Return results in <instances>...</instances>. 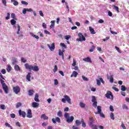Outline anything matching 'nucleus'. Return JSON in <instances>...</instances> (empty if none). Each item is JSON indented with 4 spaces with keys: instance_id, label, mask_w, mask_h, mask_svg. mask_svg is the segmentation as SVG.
<instances>
[{
    "instance_id": "12",
    "label": "nucleus",
    "mask_w": 129,
    "mask_h": 129,
    "mask_svg": "<svg viewBox=\"0 0 129 129\" xmlns=\"http://www.w3.org/2000/svg\"><path fill=\"white\" fill-rule=\"evenodd\" d=\"M47 47H48L50 51H54L55 50V43H52L51 46H50V44H48Z\"/></svg>"
},
{
    "instance_id": "30",
    "label": "nucleus",
    "mask_w": 129,
    "mask_h": 129,
    "mask_svg": "<svg viewBox=\"0 0 129 129\" xmlns=\"http://www.w3.org/2000/svg\"><path fill=\"white\" fill-rule=\"evenodd\" d=\"M10 23L12 26H15V24H16L17 23V21H16V20H15L14 19H12L10 21Z\"/></svg>"
},
{
    "instance_id": "16",
    "label": "nucleus",
    "mask_w": 129,
    "mask_h": 129,
    "mask_svg": "<svg viewBox=\"0 0 129 129\" xmlns=\"http://www.w3.org/2000/svg\"><path fill=\"white\" fill-rule=\"evenodd\" d=\"M78 75V73L76 72V71H74L73 72L72 74L71 75V77H77V76Z\"/></svg>"
},
{
    "instance_id": "21",
    "label": "nucleus",
    "mask_w": 129,
    "mask_h": 129,
    "mask_svg": "<svg viewBox=\"0 0 129 129\" xmlns=\"http://www.w3.org/2000/svg\"><path fill=\"white\" fill-rule=\"evenodd\" d=\"M97 112H95V114H98V113H100V112H101V106H98L97 107Z\"/></svg>"
},
{
    "instance_id": "7",
    "label": "nucleus",
    "mask_w": 129,
    "mask_h": 129,
    "mask_svg": "<svg viewBox=\"0 0 129 129\" xmlns=\"http://www.w3.org/2000/svg\"><path fill=\"white\" fill-rule=\"evenodd\" d=\"M105 96L109 99H113V95H112V93L109 91H107V93L105 94Z\"/></svg>"
},
{
    "instance_id": "1",
    "label": "nucleus",
    "mask_w": 129,
    "mask_h": 129,
    "mask_svg": "<svg viewBox=\"0 0 129 129\" xmlns=\"http://www.w3.org/2000/svg\"><path fill=\"white\" fill-rule=\"evenodd\" d=\"M24 66L26 70H29V71H32L33 70L35 72H38L39 71V67L37 66H32L28 63H25Z\"/></svg>"
},
{
    "instance_id": "44",
    "label": "nucleus",
    "mask_w": 129,
    "mask_h": 129,
    "mask_svg": "<svg viewBox=\"0 0 129 129\" xmlns=\"http://www.w3.org/2000/svg\"><path fill=\"white\" fill-rule=\"evenodd\" d=\"M31 36L32 37H33L34 38H35V39H37V40L39 39V37L37 35H36L32 33Z\"/></svg>"
},
{
    "instance_id": "19",
    "label": "nucleus",
    "mask_w": 129,
    "mask_h": 129,
    "mask_svg": "<svg viewBox=\"0 0 129 129\" xmlns=\"http://www.w3.org/2000/svg\"><path fill=\"white\" fill-rule=\"evenodd\" d=\"M89 29L91 34H92V35H94V34H96V32H95V31L92 27L90 26L89 27Z\"/></svg>"
},
{
    "instance_id": "56",
    "label": "nucleus",
    "mask_w": 129,
    "mask_h": 129,
    "mask_svg": "<svg viewBox=\"0 0 129 129\" xmlns=\"http://www.w3.org/2000/svg\"><path fill=\"white\" fill-rule=\"evenodd\" d=\"M21 4H22V5H25V6H27L28 5V3L26 1H22L21 2Z\"/></svg>"
},
{
    "instance_id": "61",
    "label": "nucleus",
    "mask_w": 129,
    "mask_h": 129,
    "mask_svg": "<svg viewBox=\"0 0 129 129\" xmlns=\"http://www.w3.org/2000/svg\"><path fill=\"white\" fill-rule=\"evenodd\" d=\"M97 85H98L99 86H100V85L101 84V83H100V80H97Z\"/></svg>"
},
{
    "instance_id": "11",
    "label": "nucleus",
    "mask_w": 129,
    "mask_h": 129,
    "mask_svg": "<svg viewBox=\"0 0 129 129\" xmlns=\"http://www.w3.org/2000/svg\"><path fill=\"white\" fill-rule=\"evenodd\" d=\"M52 121L53 123H56V122L60 123V122H61V119L59 118V117H56L55 118H52Z\"/></svg>"
},
{
    "instance_id": "34",
    "label": "nucleus",
    "mask_w": 129,
    "mask_h": 129,
    "mask_svg": "<svg viewBox=\"0 0 129 129\" xmlns=\"http://www.w3.org/2000/svg\"><path fill=\"white\" fill-rule=\"evenodd\" d=\"M110 117L111 119L114 120V114H113V113L111 112V113L110 114Z\"/></svg>"
},
{
    "instance_id": "40",
    "label": "nucleus",
    "mask_w": 129,
    "mask_h": 129,
    "mask_svg": "<svg viewBox=\"0 0 129 129\" xmlns=\"http://www.w3.org/2000/svg\"><path fill=\"white\" fill-rule=\"evenodd\" d=\"M95 49V46L94 45L92 46V48L90 49L89 52H93Z\"/></svg>"
},
{
    "instance_id": "31",
    "label": "nucleus",
    "mask_w": 129,
    "mask_h": 129,
    "mask_svg": "<svg viewBox=\"0 0 129 129\" xmlns=\"http://www.w3.org/2000/svg\"><path fill=\"white\" fill-rule=\"evenodd\" d=\"M12 3L14 2L13 5L14 6H18L19 5V2L15 0H11Z\"/></svg>"
},
{
    "instance_id": "58",
    "label": "nucleus",
    "mask_w": 129,
    "mask_h": 129,
    "mask_svg": "<svg viewBox=\"0 0 129 129\" xmlns=\"http://www.w3.org/2000/svg\"><path fill=\"white\" fill-rule=\"evenodd\" d=\"M11 18H12V19H16V14L12 13L11 14Z\"/></svg>"
},
{
    "instance_id": "9",
    "label": "nucleus",
    "mask_w": 129,
    "mask_h": 129,
    "mask_svg": "<svg viewBox=\"0 0 129 129\" xmlns=\"http://www.w3.org/2000/svg\"><path fill=\"white\" fill-rule=\"evenodd\" d=\"M92 102H93V106H94L95 108H96V107H97V101H96V98H95L94 96H92Z\"/></svg>"
},
{
    "instance_id": "48",
    "label": "nucleus",
    "mask_w": 129,
    "mask_h": 129,
    "mask_svg": "<svg viewBox=\"0 0 129 129\" xmlns=\"http://www.w3.org/2000/svg\"><path fill=\"white\" fill-rule=\"evenodd\" d=\"M57 70H58V67H57V66H54V68L53 69V72L55 73V72H57Z\"/></svg>"
},
{
    "instance_id": "18",
    "label": "nucleus",
    "mask_w": 129,
    "mask_h": 129,
    "mask_svg": "<svg viewBox=\"0 0 129 129\" xmlns=\"http://www.w3.org/2000/svg\"><path fill=\"white\" fill-rule=\"evenodd\" d=\"M58 55L59 56H61L62 60H64V53L62 52L61 49L58 50Z\"/></svg>"
},
{
    "instance_id": "64",
    "label": "nucleus",
    "mask_w": 129,
    "mask_h": 129,
    "mask_svg": "<svg viewBox=\"0 0 129 129\" xmlns=\"http://www.w3.org/2000/svg\"><path fill=\"white\" fill-rule=\"evenodd\" d=\"M110 111H114V109H113V106H112V105L110 106Z\"/></svg>"
},
{
    "instance_id": "53",
    "label": "nucleus",
    "mask_w": 129,
    "mask_h": 129,
    "mask_svg": "<svg viewBox=\"0 0 129 129\" xmlns=\"http://www.w3.org/2000/svg\"><path fill=\"white\" fill-rule=\"evenodd\" d=\"M11 16V14H10V13H8L7 14V17H6V20H10V16Z\"/></svg>"
},
{
    "instance_id": "23",
    "label": "nucleus",
    "mask_w": 129,
    "mask_h": 129,
    "mask_svg": "<svg viewBox=\"0 0 129 129\" xmlns=\"http://www.w3.org/2000/svg\"><path fill=\"white\" fill-rule=\"evenodd\" d=\"M14 69L15 71H21V68H20V66L18 64L15 66Z\"/></svg>"
},
{
    "instance_id": "60",
    "label": "nucleus",
    "mask_w": 129,
    "mask_h": 129,
    "mask_svg": "<svg viewBox=\"0 0 129 129\" xmlns=\"http://www.w3.org/2000/svg\"><path fill=\"white\" fill-rule=\"evenodd\" d=\"M5 125L6 126H8V127H12V126H11V124H10L8 122L5 123Z\"/></svg>"
},
{
    "instance_id": "8",
    "label": "nucleus",
    "mask_w": 129,
    "mask_h": 129,
    "mask_svg": "<svg viewBox=\"0 0 129 129\" xmlns=\"http://www.w3.org/2000/svg\"><path fill=\"white\" fill-rule=\"evenodd\" d=\"M13 91L16 94H18L19 92H21V88L19 86L13 87Z\"/></svg>"
},
{
    "instance_id": "59",
    "label": "nucleus",
    "mask_w": 129,
    "mask_h": 129,
    "mask_svg": "<svg viewBox=\"0 0 129 129\" xmlns=\"http://www.w3.org/2000/svg\"><path fill=\"white\" fill-rule=\"evenodd\" d=\"M42 27L44 28V29H47V25H46V23H43L42 24Z\"/></svg>"
},
{
    "instance_id": "17",
    "label": "nucleus",
    "mask_w": 129,
    "mask_h": 129,
    "mask_svg": "<svg viewBox=\"0 0 129 129\" xmlns=\"http://www.w3.org/2000/svg\"><path fill=\"white\" fill-rule=\"evenodd\" d=\"M41 118L46 120H48V119H49V117L47 115H46V114H42L41 115Z\"/></svg>"
},
{
    "instance_id": "36",
    "label": "nucleus",
    "mask_w": 129,
    "mask_h": 129,
    "mask_svg": "<svg viewBox=\"0 0 129 129\" xmlns=\"http://www.w3.org/2000/svg\"><path fill=\"white\" fill-rule=\"evenodd\" d=\"M60 46H61V47H62V48H64L65 49L67 48V46H66V45L64 43H60Z\"/></svg>"
},
{
    "instance_id": "20",
    "label": "nucleus",
    "mask_w": 129,
    "mask_h": 129,
    "mask_svg": "<svg viewBox=\"0 0 129 129\" xmlns=\"http://www.w3.org/2000/svg\"><path fill=\"white\" fill-rule=\"evenodd\" d=\"M83 61H85V62H90L91 63V58L89 57H87L86 58H84L83 59Z\"/></svg>"
},
{
    "instance_id": "51",
    "label": "nucleus",
    "mask_w": 129,
    "mask_h": 129,
    "mask_svg": "<svg viewBox=\"0 0 129 129\" xmlns=\"http://www.w3.org/2000/svg\"><path fill=\"white\" fill-rule=\"evenodd\" d=\"M1 73H2V74H6L7 73V71H6V69H2L1 70Z\"/></svg>"
},
{
    "instance_id": "4",
    "label": "nucleus",
    "mask_w": 129,
    "mask_h": 129,
    "mask_svg": "<svg viewBox=\"0 0 129 129\" xmlns=\"http://www.w3.org/2000/svg\"><path fill=\"white\" fill-rule=\"evenodd\" d=\"M64 98L61 99L62 102L63 103H66L67 101L69 104H72V103H71V99L70 98V97H69L68 95H66L64 96Z\"/></svg>"
},
{
    "instance_id": "13",
    "label": "nucleus",
    "mask_w": 129,
    "mask_h": 129,
    "mask_svg": "<svg viewBox=\"0 0 129 129\" xmlns=\"http://www.w3.org/2000/svg\"><path fill=\"white\" fill-rule=\"evenodd\" d=\"M27 117H28V118H32L33 117V115H32V110H28Z\"/></svg>"
},
{
    "instance_id": "52",
    "label": "nucleus",
    "mask_w": 129,
    "mask_h": 129,
    "mask_svg": "<svg viewBox=\"0 0 129 129\" xmlns=\"http://www.w3.org/2000/svg\"><path fill=\"white\" fill-rule=\"evenodd\" d=\"M2 3L3 4V5L6 7L7 6V1L6 0H2Z\"/></svg>"
},
{
    "instance_id": "2",
    "label": "nucleus",
    "mask_w": 129,
    "mask_h": 129,
    "mask_svg": "<svg viewBox=\"0 0 129 129\" xmlns=\"http://www.w3.org/2000/svg\"><path fill=\"white\" fill-rule=\"evenodd\" d=\"M0 82L2 85L3 89L5 92V93L6 94H8L9 93V87L7 86V84L5 83V81L2 79V78H0Z\"/></svg>"
},
{
    "instance_id": "42",
    "label": "nucleus",
    "mask_w": 129,
    "mask_h": 129,
    "mask_svg": "<svg viewBox=\"0 0 129 129\" xmlns=\"http://www.w3.org/2000/svg\"><path fill=\"white\" fill-rule=\"evenodd\" d=\"M92 129H98L97 128V125L94 124L91 126Z\"/></svg>"
},
{
    "instance_id": "57",
    "label": "nucleus",
    "mask_w": 129,
    "mask_h": 129,
    "mask_svg": "<svg viewBox=\"0 0 129 129\" xmlns=\"http://www.w3.org/2000/svg\"><path fill=\"white\" fill-rule=\"evenodd\" d=\"M10 116L12 118H15V117H16V114L12 113L11 114Z\"/></svg>"
},
{
    "instance_id": "15",
    "label": "nucleus",
    "mask_w": 129,
    "mask_h": 129,
    "mask_svg": "<svg viewBox=\"0 0 129 129\" xmlns=\"http://www.w3.org/2000/svg\"><path fill=\"white\" fill-rule=\"evenodd\" d=\"M32 107H34V108H38L39 107V103L33 102L32 103Z\"/></svg>"
},
{
    "instance_id": "32",
    "label": "nucleus",
    "mask_w": 129,
    "mask_h": 129,
    "mask_svg": "<svg viewBox=\"0 0 129 129\" xmlns=\"http://www.w3.org/2000/svg\"><path fill=\"white\" fill-rule=\"evenodd\" d=\"M57 116H59V117H62L63 116V114H62V112L61 111H58L57 112Z\"/></svg>"
},
{
    "instance_id": "3",
    "label": "nucleus",
    "mask_w": 129,
    "mask_h": 129,
    "mask_svg": "<svg viewBox=\"0 0 129 129\" xmlns=\"http://www.w3.org/2000/svg\"><path fill=\"white\" fill-rule=\"evenodd\" d=\"M64 116L67 119V122H68V123L73 122V120H74V116H71V117H69V113L67 112L64 113Z\"/></svg>"
},
{
    "instance_id": "38",
    "label": "nucleus",
    "mask_w": 129,
    "mask_h": 129,
    "mask_svg": "<svg viewBox=\"0 0 129 129\" xmlns=\"http://www.w3.org/2000/svg\"><path fill=\"white\" fill-rule=\"evenodd\" d=\"M73 63L72 64V66H73L74 67L76 66V60H75V59L73 58Z\"/></svg>"
},
{
    "instance_id": "47",
    "label": "nucleus",
    "mask_w": 129,
    "mask_h": 129,
    "mask_svg": "<svg viewBox=\"0 0 129 129\" xmlns=\"http://www.w3.org/2000/svg\"><path fill=\"white\" fill-rule=\"evenodd\" d=\"M115 48L117 52H118V53H121V51H120L119 47H118L117 46H115Z\"/></svg>"
},
{
    "instance_id": "28",
    "label": "nucleus",
    "mask_w": 129,
    "mask_h": 129,
    "mask_svg": "<svg viewBox=\"0 0 129 129\" xmlns=\"http://www.w3.org/2000/svg\"><path fill=\"white\" fill-rule=\"evenodd\" d=\"M81 122H82V126L83 127H86V123L84 122V120L83 119H81Z\"/></svg>"
},
{
    "instance_id": "43",
    "label": "nucleus",
    "mask_w": 129,
    "mask_h": 129,
    "mask_svg": "<svg viewBox=\"0 0 129 129\" xmlns=\"http://www.w3.org/2000/svg\"><path fill=\"white\" fill-rule=\"evenodd\" d=\"M17 63V58H13L12 59V64H16Z\"/></svg>"
},
{
    "instance_id": "27",
    "label": "nucleus",
    "mask_w": 129,
    "mask_h": 129,
    "mask_svg": "<svg viewBox=\"0 0 129 129\" xmlns=\"http://www.w3.org/2000/svg\"><path fill=\"white\" fill-rule=\"evenodd\" d=\"M112 7H113V9L116 11L117 13H119V8L118 7L116 6L115 5H112Z\"/></svg>"
},
{
    "instance_id": "50",
    "label": "nucleus",
    "mask_w": 129,
    "mask_h": 129,
    "mask_svg": "<svg viewBox=\"0 0 129 129\" xmlns=\"http://www.w3.org/2000/svg\"><path fill=\"white\" fill-rule=\"evenodd\" d=\"M64 38H65L66 40H69L70 39V38H71V36L66 35L64 36Z\"/></svg>"
},
{
    "instance_id": "29",
    "label": "nucleus",
    "mask_w": 129,
    "mask_h": 129,
    "mask_svg": "<svg viewBox=\"0 0 129 129\" xmlns=\"http://www.w3.org/2000/svg\"><path fill=\"white\" fill-rule=\"evenodd\" d=\"M54 26H55V21H51V25L50 26V29H52V28H54Z\"/></svg>"
},
{
    "instance_id": "33",
    "label": "nucleus",
    "mask_w": 129,
    "mask_h": 129,
    "mask_svg": "<svg viewBox=\"0 0 129 129\" xmlns=\"http://www.w3.org/2000/svg\"><path fill=\"white\" fill-rule=\"evenodd\" d=\"M76 124L77 126H79V125H80V124H81V122H80V121L79 120H76Z\"/></svg>"
},
{
    "instance_id": "62",
    "label": "nucleus",
    "mask_w": 129,
    "mask_h": 129,
    "mask_svg": "<svg viewBox=\"0 0 129 129\" xmlns=\"http://www.w3.org/2000/svg\"><path fill=\"white\" fill-rule=\"evenodd\" d=\"M107 40H109V37H106L105 38L103 39V41L105 42V41H107Z\"/></svg>"
},
{
    "instance_id": "41",
    "label": "nucleus",
    "mask_w": 129,
    "mask_h": 129,
    "mask_svg": "<svg viewBox=\"0 0 129 129\" xmlns=\"http://www.w3.org/2000/svg\"><path fill=\"white\" fill-rule=\"evenodd\" d=\"M122 108H123V109H126V110L128 109L127 106H126V105L125 104H123L122 105Z\"/></svg>"
},
{
    "instance_id": "45",
    "label": "nucleus",
    "mask_w": 129,
    "mask_h": 129,
    "mask_svg": "<svg viewBox=\"0 0 129 129\" xmlns=\"http://www.w3.org/2000/svg\"><path fill=\"white\" fill-rule=\"evenodd\" d=\"M0 107L1 109H3V110H5V109H6V105H5L1 104Z\"/></svg>"
},
{
    "instance_id": "5",
    "label": "nucleus",
    "mask_w": 129,
    "mask_h": 129,
    "mask_svg": "<svg viewBox=\"0 0 129 129\" xmlns=\"http://www.w3.org/2000/svg\"><path fill=\"white\" fill-rule=\"evenodd\" d=\"M78 36L79 37V38H77L76 39V41H78L79 42L86 41V39L85 38V37H84V35H82V33L80 32L78 33Z\"/></svg>"
},
{
    "instance_id": "22",
    "label": "nucleus",
    "mask_w": 129,
    "mask_h": 129,
    "mask_svg": "<svg viewBox=\"0 0 129 129\" xmlns=\"http://www.w3.org/2000/svg\"><path fill=\"white\" fill-rule=\"evenodd\" d=\"M32 73H28L26 76V79L28 81H31V75Z\"/></svg>"
},
{
    "instance_id": "26",
    "label": "nucleus",
    "mask_w": 129,
    "mask_h": 129,
    "mask_svg": "<svg viewBox=\"0 0 129 129\" xmlns=\"http://www.w3.org/2000/svg\"><path fill=\"white\" fill-rule=\"evenodd\" d=\"M12 66H11V65L10 64H8L7 68L6 69L7 71L8 72H11V71H12Z\"/></svg>"
},
{
    "instance_id": "49",
    "label": "nucleus",
    "mask_w": 129,
    "mask_h": 129,
    "mask_svg": "<svg viewBox=\"0 0 129 129\" xmlns=\"http://www.w3.org/2000/svg\"><path fill=\"white\" fill-rule=\"evenodd\" d=\"M82 78H83V80H84V81H88V78L85 77L84 76H82Z\"/></svg>"
},
{
    "instance_id": "39",
    "label": "nucleus",
    "mask_w": 129,
    "mask_h": 129,
    "mask_svg": "<svg viewBox=\"0 0 129 129\" xmlns=\"http://www.w3.org/2000/svg\"><path fill=\"white\" fill-rule=\"evenodd\" d=\"M22 106V103L21 102H18L16 104V108H19V107H21Z\"/></svg>"
},
{
    "instance_id": "54",
    "label": "nucleus",
    "mask_w": 129,
    "mask_h": 129,
    "mask_svg": "<svg viewBox=\"0 0 129 129\" xmlns=\"http://www.w3.org/2000/svg\"><path fill=\"white\" fill-rule=\"evenodd\" d=\"M112 89H113V90H115V91H116L117 92H118L119 91L118 89L115 87H112Z\"/></svg>"
},
{
    "instance_id": "14",
    "label": "nucleus",
    "mask_w": 129,
    "mask_h": 129,
    "mask_svg": "<svg viewBox=\"0 0 129 129\" xmlns=\"http://www.w3.org/2000/svg\"><path fill=\"white\" fill-rule=\"evenodd\" d=\"M19 115L20 116H22L24 118L26 117V112L24 111H22V110H19Z\"/></svg>"
},
{
    "instance_id": "63",
    "label": "nucleus",
    "mask_w": 129,
    "mask_h": 129,
    "mask_svg": "<svg viewBox=\"0 0 129 129\" xmlns=\"http://www.w3.org/2000/svg\"><path fill=\"white\" fill-rule=\"evenodd\" d=\"M39 15L41 17H44V14L43 13V12L42 11H39Z\"/></svg>"
},
{
    "instance_id": "35",
    "label": "nucleus",
    "mask_w": 129,
    "mask_h": 129,
    "mask_svg": "<svg viewBox=\"0 0 129 129\" xmlns=\"http://www.w3.org/2000/svg\"><path fill=\"white\" fill-rule=\"evenodd\" d=\"M85 104L83 103V102H80V106L82 107V108H84V107H85Z\"/></svg>"
},
{
    "instance_id": "24",
    "label": "nucleus",
    "mask_w": 129,
    "mask_h": 129,
    "mask_svg": "<svg viewBox=\"0 0 129 129\" xmlns=\"http://www.w3.org/2000/svg\"><path fill=\"white\" fill-rule=\"evenodd\" d=\"M34 100L36 102H39L40 100H39V95L38 94H36L35 95Z\"/></svg>"
},
{
    "instance_id": "25",
    "label": "nucleus",
    "mask_w": 129,
    "mask_h": 129,
    "mask_svg": "<svg viewBox=\"0 0 129 129\" xmlns=\"http://www.w3.org/2000/svg\"><path fill=\"white\" fill-rule=\"evenodd\" d=\"M34 92L35 91H34V90H29L28 91V95H29V96H32L34 95Z\"/></svg>"
},
{
    "instance_id": "37",
    "label": "nucleus",
    "mask_w": 129,
    "mask_h": 129,
    "mask_svg": "<svg viewBox=\"0 0 129 129\" xmlns=\"http://www.w3.org/2000/svg\"><path fill=\"white\" fill-rule=\"evenodd\" d=\"M121 90L122 91H125V90H126V88H125V86H124V85H122L121 86Z\"/></svg>"
},
{
    "instance_id": "10",
    "label": "nucleus",
    "mask_w": 129,
    "mask_h": 129,
    "mask_svg": "<svg viewBox=\"0 0 129 129\" xmlns=\"http://www.w3.org/2000/svg\"><path fill=\"white\" fill-rule=\"evenodd\" d=\"M93 123H94V119H93V117L90 116L89 117V124L90 126H92V125H94Z\"/></svg>"
},
{
    "instance_id": "46",
    "label": "nucleus",
    "mask_w": 129,
    "mask_h": 129,
    "mask_svg": "<svg viewBox=\"0 0 129 129\" xmlns=\"http://www.w3.org/2000/svg\"><path fill=\"white\" fill-rule=\"evenodd\" d=\"M21 62H23V63H26L27 62V59L24 57H21Z\"/></svg>"
},
{
    "instance_id": "6",
    "label": "nucleus",
    "mask_w": 129,
    "mask_h": 129,
    "mask_svg": "<svg viewBox=\"0 0 129 129\" xmlns=\"http://www.w3.org/2000/svg\"><path fill=\"white\" fill-rule=\"evenodd\" d=\"M18 31L17 32V34H18V37H24V34H23V32L21 31V26L20 25H17Z\"/></svg>"
},
{
    "instance_id": "55",
    "label": "nucleus",
    "mask_w": 129,
    "mask_h": 129,
    "mask_svg": "<svg viewBox=\"0 0 129 129\" xmlns=\"http://www.w3.org/2000/svg\"><path fill=\"white\" fill-rule=\"evenodd\" d=\"M98 114H100L101 117H103V118L105 117V116L103 114V113L101 112L100 113H99Z\"/></svg>"
}]
</instances>
